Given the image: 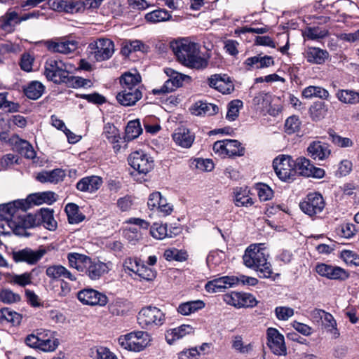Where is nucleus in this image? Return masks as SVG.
Returning <instances> with one entry per match:
<instances>
[{
    "instance_id": "obj_11",
    "label": "nucleus",
    "mask_w": 359,
    "mask_h": 359,
    "mask_svg": "<svg viewBox=\"0 0 359 359\" xmlns=\"http://www.w3.org/2000/svg\"><path fill=\"white\" fill-rule=\"evenodd\" d=\"M164 72L168 76V79L161 87L152 90L154 95L171 93L181 87L186 79H190L189 76L179 73L171 68L164 69Z\"/></svg>"
},
{
    "instance_id": "obj_26",
    "label": "nucleus",
    "mask_w": 359,
    "mask_h": 359,
    "mask_svg": "<svg viewBox=\"0 0 359 359\" xmlns=\"http://www.w3.org/2000/svg\"><path fill=\"white\" fill-rule=\"evenodd\" d=\"M172 139L178 146L190 148L194 141L195 135L188 128L179 127L172 134Z\"/></svg>"
},
{
    "instance_id": "obj_20",
    "label": "nucleus",
    "mask_w": 359,
    "mask_h": 359,
    "mask_svg": "<svg viewBox=\"0 0 359 359\" xmlns=\"http://www.w3.org/2000/svg\"><path fill=\"white\" fill-rule=\"evenodd\" d=\"M147 205L151 210H156L160 216L165 217L172 212V206L167 203L160 192H154L149 196Z\"/></svg>"
},
{
    "instance_id": "obj_58",
    "label": "nucleus",
    "mask_w": 359,
    "mask_h": 359,
    "mask_svg": "<svg viewBox=\"0 0 359 359\" xmlns=\"http://www.w3.org/2000/svg\"><path fill=\"white\" fill-rule=\"evenodd\" d=\"M142 46H143V44L140 41H126L123 43L121 53L124 55H128L133 51L140 50Z\"/></svg>"
},
{
    "instance_id": "obj_64",
    "label": "nucleus",
    "mask_w": 359,
    "mask_h": 359,
    "mask_svg": "<svg viewBox=\"0 0 359 359\" xmlns=\"http://www.w3.org/2000/svg\"><path fill=\"white\" fill-rule=\"evenodd\" d=\"M257 194L261 201H266L273 196L272 189L265 184H260L257 187Z\"/></svg>"
},
{
    "instance_id": "obj_18",
    "label": "nucleus",
    "mask_w": 359,
    "mask_h": 359,
    "mask_svg": "<svg viewBox=\"0 0 359 359\" xmlns=\"http://www.w3.org/2000/svg\"><path fill=\"white\" fill-rule=\"evenodd\" d=\"M316 270L320 276L330 280L344 281L349 278V273L337 266L321 263L316 265Z\"/></svg>"
},
{
    "instance_id": "obj_17",
    "label": "nucleus",
    "mask_w": 359,
    "mask_h": 359,
    "mask_svg": "<svg viewBox=\"0 0 359 359\" xmlns=\"http://www.w3.org/2000/svg\"><path fill=\"white\" fill-rule=\"evenodd\" d=\"M78 299L83 304L103 306L107 304V297L92 288L81 290L77 293Z\"/></svg>"
},
{
    "instance_id": "obj_50",
    "label": "nucleus",
    "mask_w": 359,
    "mask_h": 359,
    "mask_svg": "<svg viewBox=\"0 0 359 359\" xmlns=\"http://www.w3.org/2000/svg\"><path fill=\"white\" fill-rule=\"evenodd\" d=\"M46 252V251L44 249H39L36 251L29 248L24 249V262L30 264H34L41 259Z\"/></svg>"
},
{
    "instance_id": "obj_53",
    "label": "nucleus",
    "mask_w": 359,
    "mask_h": 359,
    "mask_svg": "<svg viewBox=\"0 0 359 359\" xmlns=\"http://www.w3.org/2000/svg\"><path fill=\"white\" fill-rule=\"evenodd\" d=\"M24 157L31 159L32 162L36 166H43L44 161L36 156V151L32 146L27 141L24 140Z\"/></svg>"
},
{
    "instance_id": "obj_45",
    "label": "nucleus",
    "mask_w": 359,
    "mask_h": 359,
    "mask_svg": "<svg viewBox=\"0 0 359 359\" xmlns=\"http://www.w3.org/2000/svg\"><path fill=\"white\" fill-rule=\"evenodd\" d=\"M309 11L311 13L313 12L312 8L310 7H306L304 8H302L299 14V18L302 21V22H306L307 21H312V20H319L320 22H327V18L319 15L316 11H314V13H309Z\"/></svg>"
},
{
    "instance_id": "obj_46",
    "label": "nucleus",
    "mask_w": 359,
    "mask_h": 359,
    "mask_svg": "<svg viewBox=\"0 0 359 359\" xmlns=\"http://www.w3.org/2000/svg\"><path fill=\"white\" fill-rule=\"evenodd\" d=\"M142 132L139 120H133L128 123L126 128V137L128 140L137 138Z\"/></svg>"
},
{
    "instance_id": "obj_4",
    "label": "nucleus",
    "mask_w": 359,
    "mask_h": 359,
    "mask_svg": "<svg viewBox=\"0 0 359 359\" xmlns=\"http://www.w3.org/2000/svg\"><path fill=\"white\" fill-rule=\"evenodd\" d=\"M141 81V76L135 70L133 72H127L122 74L119 79L121 90L116 97L118 102L125 107L135 104L142 97Z\"/></svg>"
},
{
    "instance_id": "obj_39",
    "label": "nucleus",
    "mask_w": 359,
    "mask_h": 359,
    "mask_svg": "<svg viewBox=\"0 0 359 359\" xmlns=\"http://www.w3.org/2000/svg\"><path fill=\"white\" fill-rule=\"evenodd\" d=\"M65 210L70 224H79L85 219V215L80 212L79 206L75 203H68Z\"/></svg>"
},
{
    "instance_id": "obj_38",
    "label": "nucleus",
    "mask_w": 359,
    "mask_h": 359,
    "mask_svg": "<svg viewBox=\"0 0 359 359\" xmlns=\"http://www.w3.org/2000/svg\"><path fill=\"white\" fill-rule=\"evenodd\" d=\"M327 111V106L323 102H316L309 108L310 116L314 121L323 120L326 116Z\"/></svg>"
},
{
    "instance_id": "obj_2",
    "label": "nucleus",
    "mask_w": 359,
    "mask_h": 359,
    "mask_svg": "<svg viewBox=\"0 0 359 359\" xmlns=\"http://www.w3.org/2000/svg\"><path fill=\"white\" fill-rule=\"evenodd\" d=\"M22 236V199L0 205V233Z\"/></svg>"
},
{
    "instance_id": "obj_7",
    "label": "nucleus",
    "mask_w": 359,
    "mask_h": 359,
    "mask_svg": "<svg viewBox=\"0 0 359 359\" xmlns=\"http://www.w3.org/2000/svg\"><path fill=\"white\" fill-rule=\"evenodd\" d=\"M151 335L144 331H134L118 338V343L123 348L140 352L147 348L151 342Z\"/></svg>"
},
{
    "instance_id": "obj_25",
    "label": "nucleus",
    "mask_w": 359,
    "mask_h": 359,
    "mask_svg": "<svg viewBox=\"0 0 359 359\" xmlns=\"http://www.w3.org/2000/svg\"><path fill=\"white\" fill-rule=\"evenodd\" d=\"M46 46L52 52L69 54L76 50L77 43L74 41L58 39L56 41H48Z\"/></svg>"
},
{
    "instance_id": "obj_48",
    "label": "nucleus",
    "mask_w": 359,
    "mask_h": 359,
    "mask_svg": "<svg viewBox=\"0 0 359 359\" xmlns=\"http://www.w3.org/2000/svg\"><path fill=\"white\" fill-rule=\"evenodd\" d=\"M87 10L84 0H70L66 1L65 9L64 11L66 13H83Z\"/></svg>"
},
{
    "instance_id": "obj_22",
    "label": "nucleus",
    "mask_w": 359,
    "mask_h": 359,
    "mask_svg": "<svg viewBox=\"0 0 359 359\" xmlns=\"http://www.w3.org/2000/svg\"><path fill=\"white\" fill-rule=\"evenodd\" d=\"M236 279L234 276H222L208 281L205 286L207 292L215 293L222 292L223 289L229 288L235 286Z\"/></svg>"
},
{
    "instance_id": "obj_16",
    "label": "nucleus",
    "mask_w": 359,
    "mask_h": 359,
    "mask_svg": "<svg viewBox=\"0 0 359 359\" xmlns=\"http://www.w3.org/2000/svg\"><path fill=\"white\" fill-rule=\"evenodd\" d=\"M224 301L236 308L254 307L257 304L255 297L249 293L231 292L224 295Z\"/></svg>"
},
{
    "instance_id": "obj_19",
    "label": "nucleus",
    "mask_w": 359,
    "mask_h": 359,
    "mask_svg": "<svg viewBox=\"0 0 359 359\" xmlns=\"http://www.w3.org/2000/svg\"><path fill=\"white\" fill-rule=\"evenodd\" d=\"M267 344L271 351L277 355H285L287 353V348L285 344L284 337L276 328H268L267 332Z\"/></svg>"
},
{
    "instance_id": "obj_56",
    "label": "nucleus",
    "mask_w": 359,
    "mask_h": 359,
    "mask_svg": "<svg viewBox=\"0 0 359 359\" xmlns=\"http://www.w3.org/2000/svg\"><path fill=\"white\" fill-rule=\"evenodd\" d=\"M142 279L147 281L153 280L156 276V272L151 267L146 266L145 264H140L138 266V271L136 273Z\"/></svg>"
},
{
    "instance_id": "obj_3",
    "label": "nucleus",
    "mask_w": 359,
    "mask_h": 359,
    "mask_svg": "<svg viewBox=\"0 0 359 359\" xmlns=\"http://www.w3.org/2000/svg\"><path fill=\"white\" fill-rule=\"evenodd\" d=\"M67 259L70 267L85 273L92 280L100 279L111 269V263H104L77 252L69 253Z\"/></svg>"
},
{
    "instance_id": "obj_30",
    "label": "nucleus",
    "mask_w": 359,
    "mask_h": 359,
    "mask_svg": "<svg viewBox=\"0 0 359 359\" xmlns=\"http://www.w3.org/2000/svg\"><path fill=\"white\" fill-rule=\"evenodd\" d=\"M40 225L43 226L50 231H55L57 229V224L54 219L53 210L50 208H41L39 212Z\"/></svg>"
},
{
    "instance_id": "obj_62",
    "label": "nucleus",
    "mask_w": 359,
    "mask_h": 359,
    "mask_svg": "<svg viewBox=\"0 0 359 359\" xmlns=\"http://www.w3.org/2000/svg\"><path fill=\"white\" fill-rule=\"evenodd\" d=\"M20 300V296L8 289H4L0 292V301L6 304H11Z\"/></svg>"
},
{
    "instance_id": "obj_31",
    "label": "nucleus",
    "mask_w": 359,
    "mask_h": 359,
    "mask_svg": "<svg viewBox=\"0 0 359 359\" xmlns=\"http://www.w3.org/2000/svg\"><path fill=\"white\" fill-rule=\"evenodd\" d=\"M328 57V52L319 48L310 47L306 51V58L310 63L323 64Z\"/></svg>"
},
{
    "instance_id": "obj_37",
    "label": "nucleus",
    "mask_w": 359,
    "mask_h": 359,
    "mask_svg": "<svg viewBox=\"0 0 359 359\" xmlns=\"http://www.w3.org/2000/svg\"><path fill=\"white\" fill-rule=\"evenodd\" d=\"M336 97L344 104H355L359 103V93L353 90H338L336 93Z\"/></svg>"
},
{
    "instance_id": "obj_29",
    "label": "nucleus",
    "mask_w": 359,
    "mask_h": 359,
    "mask_svg": "<svg viewBox=\"0 0 359 359\" xmlns=\"http://www.w3.org/2000/svg\"><path fill=\"white\" fill-rule=\"evenodd\" d=\"M194 332V328L189 325H182L177 327L169 330L165 334V339L169 344H172L175 340L180 339L187 334Z\"/></svg>"
},
{
    "instance_id": "obj_44",
    "label": "nucleus",
    "mask_w": 359,
    "mask_h": 359,
    "mask_svg": "<svg viewBox=\"0 0 359 359\" xmlns=\"http://www.w3.org/2000/svg\"><path fill=\"white\" fill-rule=\"evenodd\" d=\"M294 162L296 174L299 173L305 177H310V175H311V168L313 166L310 160L304 157H299L294 160Z\"/></svg>"
},
{
    "instance_id": "obj_32",
    "label": "nucleus",
    "mask_w": 359,
    "mask_h": 359,
    "mask_svg": "<svg viewBox=\"0 0 359 359\" xmlns=\"http://www.w3.org/2000/svg\"><path fill=\"white\" fill-rule=\"evenodd\" d=\"M231 347L240 354L249 355L254 351V343H245L242 336L236 335L232 337Z\"/></svg>"
},
{
    "instance_id": "obj_28",
    "label": "nucleus",
    "mask_w": 359,
    "mask_h": 359,
    "mask_svg": "<svg viewBox=\"0 0 359 359\" xmlns=\"http://www.w3.org/2000/svg\"><path fill=\"white\" fill-rule=\"evenodd\" d=\"M65 3L66 0H25L24 1V7H36L40 4H43L40 7H43L46 4L53 11L64 12Z\"/></svg>"
},
{
    "instance_id": "obj_12",
    "label": "nucleus",
    "mask_w": 359,
    "mask_h": 359,
    "mask_svg": "<svg viewBox=\"0 0 359 359\" xmlns=\"http://www.w3.org/2000/svg\"><path fill=\"white\" fill-rule=\"evenodd\" d=\"M323 196L318 192H311L300 202L301 210L310 217L321 213L325 208Z\"/></svg>"
},
{
    "instance_id": "obj_5",
    "label": "nucleus",
    "mask_w": 359,
    "mask_h": 359,
    "mask_svg": "<svg viewBox=\"0 0 359 359\" xmlns=\"http://www.w3.org/2000/svg\"><path fill=\"white\" fill-rule=\"evenodd\" d=\"M269 254L264 244L250 245L245 251L243 260L245 266L259 273V278H270L273 271L271 264L267 261Z\"/></svg>"
},
{
    "instance_id": "obj_47",
    "label": "nucleus",
    "mask_w": 359,
    "mask_h": 359,
    "mask_svg": "<svg viewBox=\"0 0 359 359\" xmlns=\"http://www.w3.org/2000/svg\"><path fill=\"white\" fill-rule=\"evenodd\" d=\"M163 257L167 261L183 262L187 259L188 255L185 250L172 248L165 250Z\"/></svg>"
},
{
    "instance_id": "obj_55",
    "label": "nucleus",
    "mask_w": 359,
    "mask_h": 359,
    "mask_svg": "<svg viewBox=\"0 0 359 359\" xmlns=\"http://www.w3.org/2000/svg\"><path fill=\"white\" fill-rule=\"evenodd\" d=\"M191 167H194L201 171L210 172L214 168V163L209 158H196L191 162Z\"/></svg>"
},
{
    "instance_id": "obj_57",
    "label": "nucleus",
    "mask_w": 359,
    "mask_h": 359,
    "mask_svg": "<svg viewBox=\"0 0 359 359\" xmlns=\"http://www.w3.org/2000/svg\"><path fill=\"white\" fill-rule=\"evenodd\" d=\"M303 34L309 39H322L327 36V31L325 29H321L318 27H308L304 32Z\"/></svg>"
},
{
    "instance_id": "obj_23",
    "label": "nucleus",
    "mask_w": 359,
    "mask_h": 359,
    "mask_svg": "<svg viewBox=\"0 0 359 359\" xmlns=\"http://www.w3.org/2000/svg\"><path fill=\"white\" fill-rule=\"evenodd\" d=\"M103 184L102 178L97 175H91L81 178L76 185V189L81 192L93 194Z\"/></svg>"
},
{
    "instance_id": "obj_43",
    "label": "nucleus",
    "mask_w": 359,
    "mask_h": 359,
    "mask_svg": "<svg viewBox=\"0 0 359 359\" xmlns=\"http://www.w3.org/2000/svg\"><path fill=\"white\" fill-rule=\"evenodd\" d=\"M235 205L238 207L251 206L254 202L252 198L249 196V191L247 189L240 188L235 192Z\"/></svg>"
},
{
    "instance_id": "obj_10",
    "label": "nucleus",
    "mask_w": 359,
    "mask_h": 359,
    "mask_svg": "<svg viewBox=\"0 0 359 359\" xmlns=\"http://www.w3.org/2000/svg\"><path fill=\"white\" fill-rule=\"evenodd\" d=\"M273 166L277 176L282 181L292 180L296 175L295 162L290 156H278L273 160Z\"/></svg>"
},
{
    "instance_id": "obj_35",
    "label": "nucleus",
    "mask_w": 359,
    "mask_h": 359,
    "mask_svg": "<svg viewBox=\"0 0 359 359\" xmlns=\"http://www.w3.org/2000/svg\"><path fill=\"white\" fill-rule=\"evenodd\" d=\"M302 95L306 99L318 97L323 100H328L330 93L323 87L309 86L302 90Z\"/></svg>"
},
{
    "instance_id": "obj_42",
    "label": "nucleus",
    "mask_w": 359,
    "mask_h": 359,
    "mask_svg": "<svg viewBox=\"0 0 359 359\" xmlns=\"http://www.w3.org/2000/svg\"><path fill=\"white\" fill-rule=\"evenodd\" d=\"M44 86L39 81H32L26 88H24V94L31 100H37L43 94Z\"/></svg>"
},
{
    "instance_id": "obj_51",
    "label": "nucleus",
    "mask_w": 359,
    "mask_h": 359,
    "mask_svg": "<svg viewBox=\"0 0 359 359\" xmlns=\"http://www.w3.org/2000/svg\"><path fill=\"white\" fill-rule=\"evenodd\" d=\"M243 107L242 101L234 100L228 104L226 118L229 121H235L239 114V111Z\"/></svg>"
},
{
    "instance_id": "obj_52",
    "label": "nucleus",
    "mask_w": 359,
    "mask_h": 359,
    "mask_svg": "<svg viewBox=\"0 0 359 359\" xmlns=\"http://www.w3.org/2000/svg\"><path fill=\"white\" fill-rule=\"evenodd\" d=\"M39 221L38 212L34 214L28 213L24 215V236H29L30 235L26 231V229L40 226Z\"/></svg>"
},
{
    "instance_id": "obj_60",
    "label": "nucleus",
    "mask_w": 359,
    "mask_h": 359,
    "mask_svg": "<svg viewBox=\"0 0 359 359\" xmlns=\"http://www.w3.org/2000/svg\"><path fill=\"white\" fill-rule=\"evenodd\" d=\"M224 252L221 250L211 251L207 257L206 262L208 265L210 267L212 266L219 265L224 259Z\"/></svg>"
},
{
    "instance_id": "obj_33",
    "label": "nucleus",
    "mask_w": 359,
    "mask_h": 359,
    "mask_svg": "<svg viewBox=\"0 0 359 359\" xmlns=\"http://www.w3.org/2000/svg\"><path fill=\"white\" fill-rule=\"evenodd\" d=\"M102 137L104 139L108 140L109 143L114 144L113 147L115 151H118L121 148L118 144L121 139L118 130L113 125L107 124L104 127L102 133Z\"/></svg>"
},
{
    "instance_id": "obj_36",
    "label": "nucleus",
    "mask_w": 359,
    "mask_h": 359,
    "mask_svg": "<svg viewBox=\"0 0 359 359\" xmlns=\"http://www.w3.org/2000/svg\"><path fill=\"white\" fill-rule=\"evenodd\" d=\"M273 59L271 56H263L259 55L250 57L246 59L245 64L250 68L261 69L264 67H269L273 65Z\"/></svg>"
},
{
    "instance_id": "obj_54",
    "label": "nucleus",
    "mask_w": 359,
    "mask_h": 359,
    "mask_svg": "<svg viewBox=\"0 0 359 359\" xmlns=\"http://www.w3.org/2000/svg\"><path fill=\"white\" fill-rule=\"evenodd\" d=\"M151 236L158 240H162L166 237L170 236L168 233L166 224L154 223L150 228Z\"/></svg>"
},
{
    "instance_id": "obj_63",
    "label": "nucleus",
    "mask_w": 359,
    "mask_h": 359,
    "mask_svg": "<svg viewBox=\"0 0 359 359\" xmlns=\"http://www.w3.org/2000/svg\"><path fill=\"white\" fill-rule=\"evenodd\" d=\"M274 312L276 318L280 320H287L294 315V309L287 306H277Z\"/></svg>"
},
{
    "instance_id": "obj_49",
    "label": "nucleus",
    "mask_w": 359,
    "mask_h": 359,
    "mask_svg": "<svg viewBox=\"0 0 359 359\" xmlns=\"http://www.w3.org/2000/svg\"><path fill=\"white\" fill-rule=\"evenodd\" d=\"M21 314L12 311L8 308H4L0 310V320H6L8 322L11 323L13 325H18L20 324L22 320Z\"/></svg>"
},
{
    "instance_id": "obj_15",
    "label": "nucleus",
    "mask_w": 359,
    "mask_h": 359,
    "mask_svg": "<svg viewBox=\"0 0 359 359\" xmlns=\"http://www.w3.org/2000/svg\"><path fill=\"white\" fill-rule=\"evenodd\" d=\"M88 48L97 62L109 59L114 52V43L109 39H99L97 41L90 43Z\"/></svg>"
},
{
    "instance_id": "obj_24",
    "label": "nucleus",
    "mask_w": 359,
    "mask_h": 359,
    "mask_svg": "<svg viewBox=\"0 0 359 359\" xmlns=\"http://www.w3.org/2000/svg\"><path fill=\"white\" fill-rule=\"evenodd\" d=\"M307 151L313 159L319 161L327 158L331 154L329 145L320 141L312 142L308 147Z\"/></svg>"
},
{
    "instance_id": "obj_8",
    "label": "nucleus",
    "mask_w": 359,
    "mask_h": 359,
    "mask_svg": "<svg viewBox=\"0 0 359 359\" xmlns=\"http://www.w3.org/2000/svg\"><path fill=\"white\" fill-rule=\"evenodd\" d=\"M68 66L60 60L49 58L44 65V75L48 81L56 84L64 83L68 81Z\"/></svg>"
},
{
    "instance_id": "obj_1",
    "label": "nucleus",
    "mask_w": 359,
    "mask_h": 359,
    "mask_svg": "<svg viewBox=\"0 0 359 359\" xmlns=\"http://www.w3.org/2000/svg\"><path fill=\"white\" fill-rule=\"evenodd\" d=\"M170 48L178 61L196 69H204L208 65L209 55H201L200 45L184 38L170 43Z\"/></svg>"
},
{
    "instance_id": "obj_41",
    "label": "nucleus",
    "mask_w": 359,
    "mask_h": 359,
    "mask_svg": "<svg viewBox=\"0 0 359 359\" xmlns=\"http://www.w3.org/2000/svg\"><path fill=\"white\" fill-rule=\"evenodd\" d=\"M218 111V107L213 104L203 102H196L194 107L193 114L197 116H212Z\"/></svg>"
},
{
    "instance_id": "obj_27",
    "label": "nucleus",
    "mask_w": 359,
    "mask_h": 359,
    "mask_svg": "<svg viewBox=\"0 0 359 359\" xmlns=\"http://www.w3.org/2000/svg\"><path fill=\"white\" fill-rule=\"evenodd\" d=\"M65 177V171L60 168H57L50 171L43 170L37 173L36 180L41 183L57 184L62 181Z\"/></svg>"
},
{
    "instance_id": "obj_13",
    "label": "nucleus",
    "mask_w": 359,
    "mask_h": 359,
    "mask_svg": "<svg viewBox=\"0 0 359 359\" xmlns=\"http://www.w3.org/2000/svg\"><path fill=\"white\" fill-rule=\"evenodd\" d=\"M128 160L129 165L140 174L146 175L154 168L153 158L143 151L132 152Z\"/></svg>"
},
{
    "instance_id": "obj_21",
    "label": "nucleus",
    "mask_w": 359,
    "mask_h": 359,
    "mask_svg": "<svg viewBox=\"0 0 359 359\" xmlns=\"http://www.w3.org/2000/svg\"><path fill=\"white\" fill-rule=\"evenodd\" d=\"M208 85L222 94H230L234 90L233 82L226 74H214L208 78Z\"/></svg>"
},
{
    "instance_id": "obj_40",
    "label": "nucleus",
    "mask_w": 359,
    "mask_h": 359,
    "mask_svg": "<svg viewBox=\"0 0 359 359\" xmlns=\"http://www.w3.org/2000/svg\"><path fill=\"white\" fill-rule=\"evenodd\" d=\"M172 15L169 11L165 8H159L148 13L145 15V19L148 22H163L171 20Z\"/></svg>"
},
{
    "instance_id": "obj_14",
    "label": "nucleus",
    "mask_w": 359,
    "mask_h": 359,
    "mask_svg": "<svg viewBox=\"0 0 359 359\" xmlns=\"http://www.w3.org/2000/svg\"><path fill=\"white\" fill-rule=\"evenodd\" d=\"M213 151L218 155L225 157L233 156H243L244 154V148L241 144L236 140H223L217 141L213 144Z\"/></svg>"
},
{
    "instance_id": "obj_6",
    "label": "nucleus",
    "mask_w": 359,
    "mask_h": 359,
    "mask_svg": "<svg viewBox=\"0 0 359 359\" xmlns=\"http://www.w3.org/2000/svg\"><path fill=\"white\" fill-rule=\"evenodd\" d=\"M25 342L29 347L43 352L54 351L59 345V341L55 337L54 332L48 330H37L35 333L29 334Z\"/></svg>"
},
{
    "instance_id": "obj_61",
    "label": "nucleus",
    "mask_w": 359,
    "mask_h": 359,
    "mask_svg": "<svg viewBox=\"0 0 359 359\" xmlns=\"http://www.w3.org/2000/svg\"><path fill=\"white\" fill-rule=\"evenodd\" d=\"M64 83L67 84L69 86H72L73 88H80L85 86H90V81L88 79H86L79 76H74L68 75V81L64 82Z\"/></svg>"
},
{
    "instance_id": "obj_9",
    "label": "nucleus",
    "mask_w": 359,
    "mask_h": 359,
    "mask_svg": "<svg viewBox=\"0 0 359 359\" xmlns=\"http://www.w3.org/2000/svg\"><path fill=\"white\" fill-rule=\"evenodd\" d=\"M137 321L143 328L158 327L164 324L165 314L156 306H148L140 311Z\"/></svg>"
},
{
    "instance_id": "obj_59",
    "label": "nucleus",
    "mask_w": 359,
    "mask_h": 359,
    "mask_svg": "<svg viewBox=\"0 0 359 359\" xmlns=\"http://www.w3.org/2000/svg\"><path fill=\"white\" fill-rule=\"evenodd\" d=\"M301 122L296 116L288 117L285 123V130L288 134H292L298 131L300 128Z\"/></svg>"
},
{
    "instance_id": "obj_34",
    "label": "nucleus",
    "mask_w": 359,
    "mask_h": 359,
    "mask_svg": "<svg viewBox=\"0 0 359 359\" xmlns=\"http://www.w3.org/2000/svg\"><path fill=\"white\" fill-rule=\"evenodd\" d=\"M205 304L202 300L189 301L182 303L177 308V311L183 316H189L203 309Z\"/></svg>"
}]
</instances>
